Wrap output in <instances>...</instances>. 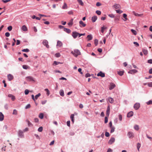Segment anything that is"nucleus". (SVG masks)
<instances>
[{
  "label": "nucleus",
  "mask_w": 152,
  "mask_h": 152,
  "mask_svg": "<svg viewBox=\"0 0 152 152\" xmlns=\"http://www.w3.org/2000/svg\"><path fill=\"white\" fill-rule=\"evenodd\" d=\"M63 45L62 42L60 41H58L56 45L57 47H61Z\"/></svg>",
  "instance_id": "ddd939ff"
},
{
  "label": "nucleus",
  "mask_w": 152,
  "mask_h": 152,
  "mask_svg": "<svg viewBox=\"0 0 152 152\" xmlns=\"http://www.w3.org/2000/svg\"><path fill=\"white\" fill-rule=\"evenodd\" d=\"M115 139L114 138H111L108 142V143L110 144H111L115 142Z\"/></svg>",
  "instance_id": "f8f14e48"
},
{
  "label": "nucleus",
  "mask_w": 152,
  "mask_h": 152,
  "mask_svg": "<svg viewBox=\"0 0 152 152\" xmlns=\"http://www.w3.org/2000/svg\"><path fill=\"white\" fill-rule=\"evenodd\" d=\"M26 121L28 123V126H30L32 125L31 123L28 120H26Z\"/></svg>",
  "instance_id": "ea45409f"
},
{
  "label": "nucleus",
  "mask_w": 152,
  "mask_h": 152,
  "mask_svg": "<svg viewBox=\"0 0 152 152\" xmlns=\"http://www.w3.org/2000/svg\"><path fill=\"white\" fill-rule=\"evenodd\" d=\"M22 51L23 52H28L29 51V50L28 49L26 48L22 50Z\"/></svg>",
  "instance_id": "f704fd0d"
},
{
  "label": "nucleus",
  "mask_w": 152,
  "mask_h": 152,
  "mask_svg": "<svg viewBox=\"0 0 152 152\" xmlns=\"http://www.w3.org/2000/svg\"><path fill=\"white\" fill-rule=\"evenodd\" d=\"M18 134L19 136L20 137H24L23 132L21 130H19L18 131Z\"/></svg>",
  "instance_id": "423d86ee"
},
{
  "label": "nucleus",
  "mask_w": 152,
  "mask_h": 152,
  "mask_svg": "<svg viewBox=\"0 0 152 152\" xmlns=\"http://www.w3.org/2000/svg\"><path fill=\"white\" fill-rule=\"evenodd\" d=\"M115 86V85L113 83H111L110 85V86L109 88V89L110 90H112L113 89Z\"/></svg>",
  "instance_id": "2eb2a0df"
},
{
  "label": "nucleus",
  "mask_w": 152,
  "mask_h": 152,
  "mask_svg": "<svg viewBox=\"0 0 152 152\" xmlns=\"http://www.w3.org/2000/svg\"><path fill=\"white\" fill-rule=\"evenodd\" d=\"M140 107V104L139 103H137L134 105V107L136 110H137Z\"/></svg>",
  "instance_id": "39448f33"
},
{
  "label": "nucleus",
  "mask_w": 152,
  "mask_h": 152,
  "mask_svg": "<svg viewBox=\"0 0 152 152\" xmlns=\"http://www.w3.org/2000/svg\"><path fill=\"white\" fill-rule=\"evenodd\" d=\"M146 104L148 105L152 104V101L151 100H150L148 102H146Z\"/></svg>",
  "instance_id": "a18cd8bd"
},
{
  "label": "nucleus",
  "mask_w": 152,
  "mask_h": 152,
  "mask_svg": "<svg viewBox=\"0 0 152 152\" xmlns=\"http://www.w3.org/2000/svg\"><path fill=\"white\" fill-rule=\"evenodd\" d=\"M133 112L132 111H130L127 114V117H130L132 116L133 115Z\"/></svg>",
  "instance_id": "dca6fc26"
},
{
  "label": "nucleus",
  "mask_w": 152,
  "mask_h": 152,
  "mask_svg": "<svg viewBox=\"0 0 152 152\" xmlns=\"http://www.w3.org/2000/svg\"><path fill=\"white\" fill-rule=\"evenodd\" d=\"M7 29L9 31H11L12 29V27L11 26H9L8 27Z\"/></svg>",
  "instance_id": "3c124183"
},
{
  "label": "nucleus",
  "mask_w": 152,
  "mask_h": 152,
  "mask_svg": "<svg viewBox=\"0 0 152 152\" xmlns=\"http://www.w3.org/2000/svg\"><path fill=\"white\" fill-rule=\"evenodd\" d=\"M96 12L98 15H100L101 13V12L99 10L96 11Z\"/></svg>",
  "instance_id": "de8ad7c7"
},
{
  "label": "nucleus",
  "mask_w": 152,
  "mask_h": 152,
  "mask_svg": "<svg viewBox=\"0 0 152 152\" xmlns=\"http://www.w3.org/2000/svg\"><path fill=\"white\" fill-rule=\"evenodd\" d=\"M142 52L143 53L145 54V55H147L148 53V51L146 50H145V49H143L142 50Z\"/></svg>",
  "instance_id": "c9c22d12"
},
{
  "label": "nucleus",
  "mask_w": 152,
  "mask_h": 152,
  "mask_svg": "<svg viewBox=\"0 0 152 152\" xmlns=\"http://www.w3.org/2000/svg\"><path fill=\"white\" fill-rule=\"evenodd\" d=\"M105 135L107 137H108L110 136V134L107 132H106L105 133Z\"/></svg>",
  "instance_id": "6e6d98bb"
},
{
  "label": "nucleus",
  "mask_w": 152,
  "mask_h": 152,
  "mask_svg": "<svg viewBox=\"0 0 152 152\" xmlns=\"http://www.w3.org/2000/svg\"><path fill=\"white\" fill-rule=\"evenodd\" d=\"M98 76H100L101 77H105V74L104 73H103L102 71L100 72L97 74Z\"/></svg>",
  "instance_id": "1a4fd4ad"
},
{
  "label": "nucleus",
  "mask_w": 152,
  "mask_h": 152,
  "mask_svg": "<svg viewBox=\"0 0 152 152\" xmlns=\"http://www.w3.org/2000/svg\"><path fill=\"white\" fill-rule=\"evenodd\" d=\"M5 35L6 37H9L10 35V34L8 32H6L5 34Z\"/></svg>",
  "instance_id": "13d9d810"
},
{
  "label": "nucleus",
  "mask_w": 152,
  "mask_h": 152,
  "mask_svg": "<svg viewBox=\"0 0 152 152\" xmlns=\"http://www.w3.org/2000/svg\"><path fill=\"white\" fill-rule=\"evenodd\" d=\"M64 31L68 33H70L71 31L70 29L66 28H64Z\"/></svg>",
  "instance_id": "4be33fe9"
},
{
  "label": "nucleus",
  "mask_w": 152,
  "mask_h": 152,
  "mask_svg": "<svg viewBox=\"0 0 152 152\" xmlns=\"http://www.w3.org/2000/svg\"><path fill=\"white\" fill-rule=\"evenodd\" d=\"M132 12H133V14H134V15L136 16H139V17H142L143 15V14H138L137 13H135V12L134 11H133Z\"/></svg>",
  "instance_id": "6ab92c4d"
},
{
  "label": "nucleus",
  "mask_w": 152,
  "mask_h": 152,
  "mask_svg": "<svg viewBox=\"0 0 152 152\" xmlns=\"http://www.w3.org/2000/svg\"><path fill=\"white\" fill-rule=\"evenodd\" d=\"M68 8V7L67 5V4L66 3H64V5L62 7V8L63 9H67Z\"/></svg>",
  "instance_id": "393cba45"
},
{
  "label": "nucleus",
  "mask_w": 152,
  "mask_h": 152,
  "mask_svg": "<svg viewBox=\"0 0 152 152\" xmlns=\"http://www.w3.org/2000/svg\"><path fill=\"white\" fill-rule=\"evenodd\" d=\"M90 74L88 73H87L85 75V77H90Z\"/></svg>",
  "instance_id": "69168bd1"
},
{
  "label": "nucleus",
  "mask_w": 152,
  "mask_h": 152,
  "mask_svg": "<svg viewBox=\"0 0 152 152\" xmlns=\"http://www.w3.org/2000/svg\"><path fill=\"white\" fill-rule=\"evenodd\" d=\"M23 68L24 69H30V67L27 65H24L23 66Z\"/></svg>",
  "instance_id": "a878e982"
},
{
  "label": "nucleus",
  "mask_w": 152,
  "mask_h": 152,
  "mask_svg": "<svg viewBox=\"0 0 152 152\" xmlns=\"http://www.w3.org/2000/svg\"><path fill=\"white\" fill-rule=\"evenodd\" d=\"M113 7L115 9H120L121 8V5L118 4H115L113 6Z\"/></svg>",
  "instance_id": "0eeeda50"
},
{
  "label": "nucleus",
  "mask_w": 152,
  "mask_h": 152,
  "mask_svg": "<svg viewBox=\"0 0 152 152\" xmlns=\"http://www.w3.org/2000/svg\"><path fill=\"white\" fill-rule=\"evenodd\" d=\"M131 31L134 35H136L137 34V32L135 30L133 29H132L131 30Z\"/></svg>",
  "instance_id": "72a5a7b5"
},
{
  "label": "nucleus",
  "mask_w": 152,
  "mask_h": 152,
  "mask_svg": "<svg viewBox=\"0 0 152 152\" xmlns=\"http://www.w3.org/2000/svg\"><path fill=\"white\" fill-rule=\"evenodd\" d=\"M11 0H2V1L4 2V3H6L7 2L10 1Z\"/></svg>",
  "instance_id": "0e129e2a"
},
{
  "label": "nucleus",
  "mask_w": 152,
  "mask_h": 152,
  "mask_svg": "<svg viewBox=\"0 0 152 152\" xmlns=\"http://www.w3.org/2000/svg\"><path fill=\"white\" fill-rule=\"evenodd\" d=\"M106 27H105L104 26L101 27V32L102 33H103L104 32V29H105L107 28Z\"/></svg>",
  "instance_id": "473e14b6"
},
{
  "label": "nucleus",
  "mask_w": 152,
  "mask_h": 152,
  "mask_svg": "<svg viewBox=\"0 0 152 152\" xmlns=\"http://www.w3.org/2000/svg\"><path fill=\"white\" fill-rule=\"evenodd\" d=\"M108 100L110 103H113L114 102V100H113V99L111 98V97H109L108 99Z\"/></svg>",
  "instance_id": "c85d7f7f"
},
{
  "label": "nucleus",
  "mask_w": 152,
  "mask_h": 152,
  "mask_svg": "<svg viewBox=\"0 0 152 152\" xmlns=\"http://www.w3.org/2000/svg\"><path fill=\"white\" fill-rule=\"evenodd\" d=\"M127 135L129 138H132L134 137V134L131 132H128Z\"/></svg>",
  "instance_id": "6e6552de"
},
{
  "label": "nucleus",
  "mask_w": 152,
  "mask_h": 152,
  "mask_svg": "<svg viewBox=\"0 0 152 152\" xmlns=\"http://www.w3.org/2000/svg\"><path fill=\"white\" fill-rule=\"evenodd\" d=\"M21 29L23 31H26L28 30L27 27L25 25L22 26L21 28Z\"/></svg>",
  "instance_id": "f3484780"
},
{
  "label": "nucleus",
  "mask_w": 152,
  "mask_h": 152,
  "mask_svg": "<svg viewBox=\"0 0 152 152\" xmlns=\"http://www.w3.org/2000/svg\"><path fill=\"white\" fill-rule=\"evenodd\" d=\"M43 127L42 126L39 127L38 129V131L39 132H41L42 131Z\"/></svg>",
  "instance_id": "37998d69"
},
{
  "label": "nucleus",
  "mask_w": 152,
  "mask_h": 152,
  "mask_svg": "<svg viewBox=\"0 0 152 152\" xmlns=\"http://www.w3.org/2000/svg\"><path fill=\"white\" fill-rule=\"evenodd\" d=\"M60 95L62 96H64V91L63 90H61L59 92Z\"/></svg>",
  "instance_id": "b1692460"
},
{
  "label": "nucleus",
  "mask_w": 152,
  "mask_h": 152,
  "mask_svg": "<svg viewBox=\"0 0 152 152\" xmlns=\"http://www.w3.org/2000/svg\"><path fill=\"white\" fill-rule=\"evenodd\" d=\"M29 93V91L28 89L25 90V93L26 95L28 94Z\"/></svg>",
  "instance_id": "4d7b16f0"
},
{
  "label": "nucleus",
  "mask_w": 152,
  "mask_h": 152,
  "mask_svg": "<svg viewBox=\"0 0 152 152\" xmlns=\"http://www.w3.org/2000/svg\"><path fill=\"white\" fill-rule=\"evenodd\" d=\"M41 95V94L40 93H39L37 95H36L35 96V98L36 99H37Z\"/></svg>",
  "instance_id": "79ce46f5"
},
{
  "label": "nucleus",
  "mask_w": 152,
  "mask_h": 152,
  "mask_svg": "<svg viewBox=\"0 0 152 152\" xmlns=\"http://www.w3.org/2000/svg\"><path fill=\"white\" fill-rule=\"evenodd\" d=\"M137 72V71L135 69H132L130 70L128 73L130 74H134Z\"/></svg>",
  "instance_id": "a211bd4d"
},
{
  "label": "nucleus",
  "mask_w": 152,
  "mask_h": 152,
  "mask_svg": "<svg viewBox=\"0 0 152 152\" xmlns=\"http://www.w3.org/2000/svg\"><path fill=\"white\" fill-rule=\"evenodd\" d=\"M42 43H43V45H44L47 48H49V45H48V42L47 40H44L43 41Z\"/></svg>",
  "instance_id": "20e7f679"
},
{
  "label": "nucleus",
  "mask_w": 152,
  "mask_h": 152,
  "mask_svg": "<svg viewBox=\"0 0 152 152\" xmlns=\"http://www.w3.org/2000/svg\"><path fill=\"white\" fill-rule=\"evenodd\" d=\"M77 1L79 4L81 6H83L84 5V4L82 0H77Z\"/></svg>",
  "instance_id": "7c9ffc66"
},
{
  "label": "nucleus",
  "mask_w": 152,
  "mask_h": 152,
  "mask_svg": "<svg viewBox=\"0 0 152 152\" xmlns=\"http://www.w3.org/2000/svg\"><path fill=\"white\" fill-rule=\"evenodd\" d=\"M133 43L136 45L137 47H138L139 46V44L137 42H134Z\"/></svg>",
  "instance_id": "338daca9"
},
{
  "label": "nucleus",
  "mask_w": 152,
  "mask_h": 152,
  "mask_svg": "<svg viewBox=\"0 0 152 152\" xmlns=\"http://www.w3.org/2000/svg\"><path fill=\"white\" fill-rule=\"evenodd\" d=\"M17 114V110H15L14 109L13 110V112L12 113V114L15 115H16Z\"/></svg>",
  "instance_id": "e433bc0d"
},
{
  "label": "nucleus",
  "mask_w": 152,
  "mask_h": 152,
  "mask_svg": "<svg viewBox=\"0 0 152 152\" xmlns=\"http://www.w3.org/2000/svg\"><path fill=\"white\" fill-rule=\"evenodd\" d=\"M111 129L110 130V133H112L113 132H114L115 131V127L114 126H113L112 127L110 128Z\"/></svg>",
  "instance_id": "2f4dec72"
},
{
  "label": "nucleus",
  "mask_w": 152,
  "mask_h": 152,
  "mask_svg": "<svg viewBox=\"0 0 152 152\" xmlns=\"http://www.w3.org/2000/svg\"><path fill=\"white\" fill-rule=\"evenodd\" d=\"M60 63L59 62H57L56 61H54L53 63V65H56L59 64Z\"/></svg>",
  "instance_id": "c03bdc74"
},
{
  "label": "nucleus",
  "mask_w": 152,
  "mask_h": 152,
  "mask_svg": "<svg viewBox=\"0 0 152 152\" xmlns=\"http://www.w3.org/2000/svg\"><path fill=\"white\" fill-rule=\"evenodd\" d=\"M26 80L29 81H32L34 82L35 81V80L33 78V77L31 76H29L27 77H26Z\"/></svg>",
  "instance_id": "f03ea898"
},
{
  "label": "nucleus",
  "mask_w": 152,
  "mask_h": 152,
  "mask_svg": "<svg viewBox=\"0 0 152 152\" xmlns=\"http://www.w3.org/2000/svg\"><path fill=\"white\" fill-rule=\"evenodd\" d=\"M97 19V17L96 16H94L92 17L91 20L93 22H94Z\"/></svg>",
  "instance_id": "aec40b11"
},
{
  "label": "nucleus",
  "mask_w": 152,
  "mask_h": 152,
  "mask_svg": "<svg viewBox=\"0 0 152 152\" xmlns=\"http://www.w3.org/2000/svg\"><path fill=\"white\" fill-rule=\"evenodd\" d=\"M101 5V4L99 2H97L96 4V6L98 7L100 6Z\"/></svg>",
  "instance_id": "e2e57ef3"
},
{
  "label": "nucleus",
  "mask_w": 152,
  "mask_h": 152,
  "mask_svg": "<svg viewBox=\"0 0 152 152\" xmlns=\"http://www.w3.org/2000/svg\"><path fill=\"white\" fill-rule=\"evenodd\" d=\"M87 37L88 41L91 40L92 39V37L91 34L88 35Z\"/></svg>",
  "instance_id": "5701e85b"
},
{
  "label": "nucleus",
  "mask_w": 152,
  "mask_h": 152,
  "mask_svg": "<svg viewBox=\"0 0 152 152\" xmlns=\"http://www.w3.org/2000/svg\"><path fill=\"white\" fill-rule=\"evenodd\" d=\"M108 16L111 18H113L115 17V15L113 14H109Z\"/></svg>",
  "instance_id": "bf43d9fd"
},
{
  "label": "nucleus",
  "mask_w": 152,
  "mask_h": 152,
  "mask_svg": "<svg viewBox=\"0 0 152 152\" xmlns=\"http://www.w3.org/2000/svg\"><path fill=\"white\" fill-rule=\"evenodd\" d=\"M110 112V110H107L106 111V115L108 116H109Z\"/></svg>",
  "instance_id": "680f3d73"
},
{
  "label": "nucleus",
  "mask_w": 152,
  "mask_h": 152,
  "mask_svg": "<svg viewBox=\"0 0 152 152\" xmlns=\"http://www.w3.org/2000/svg\"><path fill=\"white\" fill-rule=\"evenodd\" d=\"M71 53L76 57H77L80 54V52L77 49L74 50V51H71Z\"/></svg>",
  "instance_id": "f257e3e1"
},
{
  "label": "nucleus",
  "mask_w": 152,
  "mask_h": 152,
  "mask_svg": "<svg viewBox=\"0 0 152 152\" xmlns=\"http://www.w3.org/2000/svg\"><path fill=\"white\" fill-rule=\"evenodd\" d=\"M72 36L74 39H75L77 36H79V33L76 31H73L72 32Z\"/></svg>",
  "instance_id": "7ed1b4c3"
},
{
  "label": "nucleus",
  "mask_w": 152,
  "mask_h": 152,
  "mask_svg": "<svg viewBox=\"0 0 152 152\" xmlns=\"http://www.w3.org/2000/svg\"><path fill=\"white\" fill-rule=\"evenodd\" d=\"M118 118L119 120L121 121L122 120V116L120 114L118 115Z\"/></svg>",
  "instance_id": "603ef678"
},
{
  "label": "nucleus",
  "mask_w": 152,
  "mask_h": 152,
  "mask_svg": "<svg viewBox=\"0 0 152 152\" xmlns=\"http://www.w3.org/2000/svg\"><path fill=\"white\" fill-rule=\"evenodd\" d=\"M98 40L97 39H95L94 40V44L95 46H97L98 44Z\"/></svg>",
  "instance_id": "49530a36"
},
{
  "label": "nucleus",
  "mask_w": 152,
  "mask_h": 152,
  "mask_svg": "<svg viewBox=\"0 0 152 152\" xmlns=\"http://www.w3.org/2000/svg\"><path fill=\"white\" fill-rule=\"evenodd\" d=\"M39 117L41 119H42L44 118V114L43 113H41L39 114Z\"/></svg>",
  "instance_id": "bb28decb"
},
{
  "label": "nucleus",
  "mask_w": 152,
  "mask_h": 152,
  "mask_svg": "<svg viewBox=\"0 0 152 152\" xmlns=\"http://www.w3.org/2000/svg\"><path fill=\"white\" fill-rule=\"evenodd\" d=\"M8 96L10 98H11V99L12 101H14L15 99V96L12 94H9Z\"/></svg>",
  "instance_id": "4468645a"
},
{
  "label": "nucleus",
  "mask_w": 152,
  "mask_h": 152,
  "mask_svg": "<svg viewBox=\"0 0 152 152\" xmlns=\"http://www.w3.org/2000/svg\"><path fill=\"white\" fill-rule=\"evenodd\" d=\"M55 56L57 57H59L61 56V55L59 53H57L55 54Z\"/></svg>",
  "instance_id": "09e8293b"
},
{
  "label": "nucleus",
  "mask_w": 152,
  "mask_h": 152,
  "mask_svg": "<svg viewBox=\"0 0 152 152\" xmlns=\"http://www.w3.org/2000/svg\"><path fill=\"white\" fill-rule=\"evenodd\" d=\"M127 15L126 14H123V17L125 18V20H124L126 21L127 20Z\"/></svg>",
  "instance_id": "a19ab883"
},
{
  "label": "nucleus",
  "mask_w": 152,
  "mask_h": 152,
  "mask_svg": "<svg viewBox=\"0 0 152 152\" xmlns=\"http://www.w3.org/2000/svg\"><path fill=\"white\" fill-rule=\"evenodd\" d=\"M137 147L138 151H139V149L140 147V143H137Z\"/></svg>",
  "instance_id": "58836bf2"
},
{
  "label": "nucleus",
  "mask_w": 152,
  "mask_h": 152,
  "mask_svg": "<svg viewBox=\"0 0 152 152\" xmlns=\"http://www.w3.org/2000/svg\"><path fill=\"white\" fill-rule=\"evenodd\" d=\"M148 85L149 87H152V82L148 83Z\"/></svg>",
  "instance_id": "052dcab7"
},
{
  "label": "nucleus",
  "mask_w": 152,
  "mask_h": 152,
  "mask_svg": "<svg viewBox=\"0 0 152 152\" xmlns=\"http://www.w3.org/2000/svg\"><path fill=\"white\" fill-rule=\"evenodd\" d=\"M45 91L47 92L46 94L47 96H49L50 95V92L48 88H45Z\"/></svg>",
  "instance_id": "cd10ccee"
},
{
  "label": "nucleus",
  "mask_w": 152,
  "mask_h": 152,
  "mask_svg": "<svg viewBox=\"0 0 152 152\" xmlns=\"http://www.w3.org/2000/svg\"><path fill=\"white\" fill-rule=\"evenodd\" d=\"M4 119V115L2 113L0 112V121H2Z\"/></svg>",
  "instance_id": "412c9836"
},
{
  "label": "nucleus",
  "mask_w": 152,
  "mask_h": 152,
  "mask_svg": "<svg viewBox=\"0 0 152 152\" xmlns=\"http://www.w3.org/2000/svg\"><path fill=\"white\" fill-rule=\"evenodd\" d=\"M134 129L136 130H138L139 129L138 126L137 125H135L134 126Z\"/></svg>",
  "instance_id": "4c0bfd02"
},
{
  "label": "nucleus",
  "mask_w": 152,
  "mask_h": 152,
  "mask_svg": "<svg viewBox=\"0 0 152 152\" xmlns=\"http://www.w3.org/2000/svg\"><path fill=\"white\" fill-rule=\"evenodd\" d=\"M31 107V105L30 104H28L25 107V108L26 109H27L28 108H29Z\"/></svg>",
  "instance_id": "864d4df0"
},
{
  "label": "nucleus",
  "mask_w": 152,
  "mask_h": 152,
  "mask_svg": "<svg viewBox=\"0 0 152 152\" xmlns=\"http://www.w3.org/2000/svg\"><path fill=\"white\" fill-rule=\"evenodd\" d=\"M7 78L9 81H11L13 79V76L10 74H9L7 75Z\"/></svg>",
  "instance_id": "9b49d317"
},
{
  "label": "nucleus",
  "mask_w": 152,
  "mask_h": 152,
  "mask_svg": "<svg viewBox=\"0 0 152 152\" xmlns=\"http://www.w3.org/2000/svg\"><path fill=\"white\" fill-rule=\"evenodd\" d=\"M124 73V71H120L119 72H118V74L120 76H122Z\"/></svg>",
  "instance_id": "c756f323"
},
{
  "label": "nucleus",
  "mask_w": 152,
  "mask_h": 152,
  "mask_svg": "<svg viewBox=\"0 0 152 152\" xmlns=\"http://www.w3.org/2000/svg\"><path fill=\"white\" fill-rule=\"evenodd\" d=\"M108 122V118L107 117H105L104 118V123H107Z\"/></svg>",
  "instance_id": "5fc2aeb1"
},
{
  "label": "nucleus",
  "mask_w": 152,
  "mask_h": 152,
  "mask_svg": "<svg viewBox=\"0 0 152 152\" xmlns=\"http://www.w3.org/2000/svg\"><path fill=\"white\" fill-rule=\"evenodd\" d=\"M80 26V27H85L86 26V24L84 23L82 21L80 20L79 21Z\"/></svg>",
  "instance_id": "9d476101"
},
{
  "label": "nucleus",
  "mask_w": 152,
  "mask_h": 152,
  "mask_svg": "<svg viewBox=\"0 0 152 152\" xmlns=\"http://www.w3.org/2000/svg\"><path fill=\"white\" fill-rule=\"evenodd\" d=\"M116 11L117 13H118L119 14H121V13H122L123 12L122 11L120 10H116Z\"/></svg>",
  "instance_id": "8fccbe9b"
},
{
  "label": "nucleus",
  "mask_w": 152,
  "mask_h": 152,
  "mask_svg": "<svg viewBox=\"0 0 152 152\" xmlns=\"http://www.w3.org/2000/svg\"><path fill=\"white\" fill-rule=\"evenodd\" d=\"M148 63H149L150 64H152V59H151L148 60Z\"/></svg>",
  "instance_id": "774afa93"
}]
</instances>
